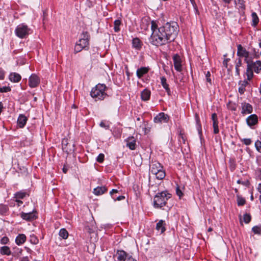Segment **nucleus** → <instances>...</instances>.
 Returning <instances> with one entry per match:
<instances>
[{"instance_id": "f03ea898", "label": "nucleus", "mask_w": 261, "mask_h": 261, "mask_svg": "<svg viewBox=\"0 0 261 261\" xmlns=\"http://www.w3.org/2000/svg\"><path fill=\"white\" fill-rule=\"evenodd\" d=\"M107 89V88L105 84H98L96 85L95 87L92 88L90 92V95L92 97L95 99V100H103L108 96L106 92Z\"/></svg>"}, {"instance_id": "dca6fc26", "label": "nucleus", "mask_w": 261, "mask_h": 261, "mask_svg": "<svg viewBox=\"0 0 261 261\" xmlns=\"http://www.w3.org/2000/svg\"><path fill=\"white\" fill-rule=\"evenodd\" d=\"M27 120L28 118L25 115L20 114L17 119V125L20 128H23L25 125Z\"/></svg>"}, {"instance_id": "f3484780", "label": "nucleus", "mask_w": 261, "mask_h": 261, "mask_svg": "<svg viewBox=\"0 0 261 261\" xmlns=\"http://www.w3.org/2000/svg\"><path fill=\"white\" fill-rule=\"evenodd\" d=\"M149 70V67H142L137 69L136 74L139 79H141L144 74H146Z\"/></svg>"}, {"instance_id": "3c124183", "label": "nucleus", "mask_w": 261, "mask_h": 261, "mask_svg": "<svg viewBox=\"0 0 261 261\" xmlns=\"http://www.w3.org/2000/svg\"><path fill=\"white\" fill-rule=\"evenodd\" d=\"M30 241L32 243L34 244H36L38 242V240L35 237H32Z\"/></svg>"}, {"instance_id": "6e6552de", "label": "nucleus", "mask_w": 261, "mask_h": 261, "mask_svg": "<svg viewBox=\"0 0 261 261\" xmlns=\"http://www.w3.org/2000/svg\"><path fill=\"white\" fill-rule=\"evenodd\" d=\"M173 64L175 69L178 72L182 71L181 59L178 54H175L173 57Z\"/></svg>"}, {"instance_id": "f8f14e48", "label": "nucleus", "mask_w": 261, "mask_h": 261, "mask_svg": "<svg viewBox=\"0 0 261 261\" xmlns=\"http://www.w3.org/2000/svg\"><path fill=\"white\" fill-rule=\"evenodd\" d=\"M40 83L39 77L35 74H32L29 77V85L31 88H35Z\"/></svg>"}, {"instance_id": "4d7b16f0", "label": "nucleus", "mask_w": 261, "mask_h": 261, "mask_svg": "<svg viewBox=\"0 0 261 261\" xmlns=\"http://www.w3.org/2000/svg\"><path fill=\"white\" fill-rule=\"evenodd\" d=\"M229 60V59H225L223 62V64L225 67H227V62Z\"/></svg>"}, {"instance_id": "79ce46f5", "label": "nucleus", "mask_w": 261, "mask_h": 261, "mask_svg": "<svg viewBox=\"0 0 261 261\" xmlns=\"http://www.w3.org/2000/svg\"><path fill=\"white\" fill-rule=\"evenodd\" d=\"M236 4H238L241 8L244 9L245 7L243 0H234Z\"/></svg>"}, {"instance_id": "0e129e2a", "label": "nucleus", "mask_w": 261, "mask_h": 261, "mask_svg": "<svg viewBox=\"0 0 261 261\" xmlns=\"http://www.w3.org/2000/svg\"><path fill=\"white\" fill-rule=\"evenodd\" d=\"M16 201L18 203V206L20 205V204H22V201H21L20 200H18V199H16Z\"/></svg>"}, {"instance_id": "39448f33", "label": "nucleus", "mask_w": 261, "mask_h": 261, "mask_svg": "<svg viewBox=\"0 0 261 261\" xmlns=\"http://www.w3.org/2000/svg\"><path fill=\"white\" fill-rule=\"evenodd\" d=\"M89 35L87 32H84L82 34V38L80 39L78 42H76L81 47H83L84 49H86L89 45Z\"/></svg>"}, {"instance_id": "412c9836", "label": "nucleus", "mask_w": 261, "mask_h": 261, "mask_svg": "<svg viewBox=\"0 0 261 261\" xmlns=\"http://www.w3.org/2000/svg\"><path fill=\"white\" fill-rule=\"evenodd\" d=\"M249 53V60H252L253 58H258L259 55L258 50L254 48H251L250 50L248 51Z\"/></svg>"}, {"instance_id": "f257e3e1", "label": "nucleus", "mask_w": 261, "mask_h": 261, "mask_svg": "<svg viewBox=\"0 0 261 261\" xmlns=\"http://www.w3.org/2000/svg\"><path fill=\"white\" fill-rule=\"evenodd\" d=\"M152 34L149 39V42L153 45L159 46L166 45L173 41L179 32L177 22H167L164 25L158 28L155 21L151 23Z\"/></svg>"}, {"instance_id": "7c9ffc66", "label": "nucleus", "mask_w": 261, "mask_h": 261, "mask_svg": "<svg viewBox=\"0 0 261 261\" xmlns=\"http://www.w3.org/2000/svg\"><path fill=\"white\" fill-rule=\"evenodd\" d=\"M248 84V82L246 81H244L240 83V87L239 88V92L241 94H243L245 91V87Z\"/></svg>"}, {"instance_id": "680f3d73", "label": "nucleus", "mask_w": 261, "mask_h": 261, "mask_svg": "<svg viewBox=\"0 0 261 261\" xmlns=\"http://www.w3.org/2000/svg\"><path fill=\"white\" fill-rule=\"evenodd\" d=\"M118 191L116 189H113L110 192V194L112 195L113 193H118Z\"/></svg>"}, {"instance_id": "864d4df0", "label": "nucleus", "mask_w": 261, "mask_h": 261, "mask_svg": "<svg viewBox=\"0 0 261 261\" xmlns=\"http://www.w3.org/2000/svg\"><path fill=\"white\" fill-rule=\"evenodd\" d=\"M176 194L179 196V198H181L182 195V193L178 187L176 189Z\"/></svg>"}, {"instance_id": "ddd939ff", "label": "nucleus", "mask_w": 261, "mask_h": 261, "mask_svg": "<svg viewBox=\"0 0 261 261\" xmlns=\"http://www.w3.org/2000/svg\"><path fill=\"white\" fill-rule=\"evenodd\" d=\"M155 172L151 173L155 175V177L156 179L159 180H162L165 178L166 173L163 166H161L160 168H158L157 170H155Z\"/></svg>"}, {"instance_id": "9d476101", "label": "nucleus", "mask_w": 261, "mask_h": 261, "mask_svg": "<svg viewBox=\"0 0 261 261\" xmlns=\"http://www.w3.org/2000/svg\"><path fill=\"white\" fill-rule=\"evenodd\" d=\"M155 123H167L169 120V116L164 113H160L154 118Z\"/></svg>"}, {"instance_id": "bb28decb", "label": "nucleus", "mask_w": 261, "mask_h": 261, "mask_svg": "<svg viewBox=\"0 0 261 261\" xmlns=\"http://www.w3.org/2000/svg\"><path fill=\"white\" fill-rule=\"evenodd\" d=\"M162 166V165L157 161L152 162L150 165V171L151 172H155V170L160 168Z\"/></svg>"}, {"instance_id": "ea45409f", "label": "nucleus", "mask_w": 261, "mask_h": 261, "mask_svg": "<svg viewBox=\"0 0 261 261\" xmlns=\"http://www.w3.org/2000/svg\"><path fill=\"white\" fill-rule=\"evenodd\" d=\"M252 230L253 232L255 234H259L261 233V228L259 226H254V227H253Z\"/></svg>"}, {"instance_id": "58836bf2", "label": "nucleus", "mask_w": 261, "mask_h": 261, "mask_svg": "<svg viewBox=\"0 0 261 261\" xmlns=\"http://www.w3.org/2000/svg\"><path fill=\"white\" fill-rule=\"evenodd\" d=\"M242 142H243L246 145H249L252 143V140L249 138H244L241 139Z\"/></svg>"}, {"instance_id": "2f4dec72", "label": "nucleus", "mask_w": 261, "mask_h": 261, "mask_svg": "<svg viewBox=\"0 0 261 261\" xmlns=\"http://www.w3.org/2000/svg\"><path fill=\"white\" fill-rule=\"evenodd\" d=\"M252 19V26L255 27L259 22V18L255 12H252L251 14Z\"/></svg>"}, {"instance_id": "e2e57ef3", "label": "nucleus", "mask_w": 261, "mask_h": 261, "mask_svg": "<svg viewBox=\"0 0 261 261\" xmlns=\"http://www.w3.org/2000/svg\"><path fill=\"white\" fill-rule=\"evenodd\" d=\"M20 261H29V259L28 256H25L22 257Z\"/></svg>"}, {"instance_id": "603ef678", "label": "nucleus", "mask_w": 261, "mask_h": 261, "mask_svg": "<svg viewBox=\"0 0 261 261\" xmlns=\"http://www.w3.org/2000/svg\"><path fill=\"white\" fill-rule=\"evenodd\" d=\"M210 75H211L210 72L209 71H207L206 74V75H205L206 78V81L207 82H208L209 83H210L211 84L212 82H211V80L210 77Z\"/></svg>"}, {"instance_id": "aec40b11", "label": "nucleus", "mask_w": 261, "mask_h": 261, "mask_svg": "<svg viewBox=\"0 0 261 261\" xmlns=\"http://www.w3.org/2000/svg\"><path fill=\"white\" fill-rule=\"evenodd\" d=\"M26 239L27 237L24 234H19L15 239V243L18 245H21L26 241Z\"/></svg>"}, {"instance_id": "a211bd4d", "label": "nucleus", "mask_w": 261, "mask_h": 261, "mask_svg": "<svg viewBox=\"0 0 261 261\" xmlns=\"http://www.w3.org/2000/svg\"><path fill=\"white\" fill-rule=\"evenodd\" d=\"M161 83L163 87L165 89L168 95H171V91L169 87V85L167 83V80L165 77L162 76L161 77Z\"/></svg>"}, {"instance_id": "69168bd1", "label": "nucleus", "mask_w": 261, "mask_h": 261, "mask_svg": "<svg viewBox=\"0 0 261 261\" xmlns=\"http://www.w3.org/2000/svg\"><path fill=\"white\" fill-rule=\"evenodd\" d=\"M257 190L258 192L261 193V184L258 185Z\"/></svg>"}, {"instance_id": "c756f323", "label": "nucleus", "mask_w": 261, "mask_h": 261, "mask_svg": "<svg viewBox=\"0 0 261 261\" xmlns=\"http://www.w3.org/2000/svg\"><path fill=\"white\" fill-rule=\"evenodd\" d=\"M246 75L248 80H250L253 76V70L250 67V65L248 64H247Z\"/></svg>"}, {"instance_id": "cd10ccee", "label": "nucleus", "mask_w": 261, "mask_h": 261, "mask_svg": "<svg viewBox=\"0 0 261 261\" xmlns=\"http://www.w3.org/2000/svg\"><path fill=\"white\" fill-rule=\"evenodd\" d=\"M133 47L137 49H140L141 48V42L139 39L135 38L132 41Z\"/></svg>"}, {"instance_id": "72a5a7b5", "label": "nucleus", "mask_w": 261, "mask_h": 261, "mask_svg": "<svg viewBox=\"0 0 261 261\" xmlns=\"http://www.w3.org/2000/svg\"><path fill=\"white\" fill-rule=\"evenodd\" d=\"M121 23V22L119 19H117L114 21V31L115 32H118L120 30V25Z\"/></svg>"}, {"instance_id": "a18cd8bd", "label": "nucleus", "mask_w": 261, "mask_h": 261, "mask_svg": "<svg viewBox=\"0 0 261 261\" xmlns=\"http://www.w3.org/2000/svg\"><path fill=\"white\" fill-rule=\"evenodd\" d=\"M11 91V88L8 86H4L2 87H0V92H8Z\"/></svg>"}, {"instance_id": "20e7f679", "label": "nucleus", "mask_w": 261, "mask_h": 261, "mask_svg": "<svg viewBox=\"0 0 261 261\" xmlns=\"http://www.w3.org/2000/svg\"><path fill=\"white\" fill-rule=\"evenodd\" d=\"M30 29L24 23L19 24L15 29V33L20 38H23L30 34Z\"/></svg>"}, {"instance_id": "4c0bfd02", "label": "nucleus", "mask_w": 261, "mask_h": 261, "mask_svg": "<svg viewBox=\"0 0 261 261\" xmlns=\"http://www.w3.org/2000/svg\"><path fill=\"white\" fill-rule=\"evenodd\" d=\"M243 220L245 223H248L251 220V216L248 214H245L243 216Z\"/></svg>"}, {"instance_id": "6ab92c4d", "label": "nucleus", "mask_w": 261, "mask_h": 261, "mask_svg": "<svg viewBox=\"0 0 261 261\" xmlns=\"http://www.w3.org/2000/svg\"><path fill=\"white\" fill-rule=\"evenodd\" d=\"M151 92L148 89H145L141 94V99L143 101H147L150 99Z\"/></svg>"}, {"instance_id": "052dcab7", "label": "nucleus", "mask_w": 261, "mask_h": 261, "mask_svg": "<svg viewBox=\"0 0 261 261\" xmlns=\"http://www.w3.org/2000/svg\"><path fill=\"white\" fill-rule=\"evenodd\" d=\"M236 73L237 75L239 76L240 75V67L236 66Z\"/></svg>"}, {"instance_id": "4468645a", "label": "nucleus", "mask_w": 261, "mask_h": 261, "mask_svg": "<svg viewBox=\"0 0 261 261\" xmlns=\"http://www.w3.org/2000/svg\"><path fill=\"white\" fill-rule=\"evenodd\" d=\"M246 122L248 126L252 127L258 122V117L255 114H252L249 116L246 119Z\"/></svg>"}, {"instance_id": "b1692460", "label": "nucleus", "mask_w": 261, "mask_h": 261, "mask_svg": "<svg viewBox=\"0 0 261 261\" xmlns=\"http://www.w3.org/2000/svg\"><path fill=\"white\" fill-rule=\"evenodd\" d=\"M126 146L131 150H134L136 148V141L133 137L128 138L126 140Z\"/></svg>"}, {"instance_id": "37998d69", "label": "nucleus", "mask_w": 261, "mask_h": 261, "mask_svg": "<svg viewBox=\"0 0 261 261\" xmlns=\"http://www.w3.org/2000/svg\"><path fill=\"white\" fill-rule=\"evenodd\" d=\"M255 146L256 147V150L259 152H261V142L259 140H257L255 142Z\"/></svg>"}, {"instance_id": "49530a36", "label": "nucleus", "mask_w": 261, "mask_h": 261, "mask_svg": "<svg viewBox=\"0 0 261 261\" xmlns=\"http://www.w3.org/2000/svg\"><path fill=\"white\" fill-rule=\"evenodd\" d=\"M83 47H81L79 45V44H77L76 43L75 47H74V53L75 54L79 53L81 51L82 49H83Z\"/></svg>"}, {"instance_id": "13d9d810", "label": "nucleus", "mask_w": 261, "mask_h": 261, "mask_svg": "<svg viewBox=\"0 0 261 261\" xmlns=\"http://www.w3.org/2000/svg\"><path fill=\"white\" fill-rule=\"evenodd\" d=\"M124 198H125V197L124 196H119L118 197H117L116 199H114V200L115 201H116V200L120 201L122 199H124Z\"/></svg>"}, {"instance_id": "4be33fe9", "label": "nucleus", "mask_w": 261, "mask_h": 261, "mask_svg": "<svg viewBox=\"0 0 261 261\" xmlns=\"http://www.w3.org/2000/svg\"><path fill=\"white\" fill-rule=\"evenodd\" d=\"M9 80L14 83H17L21 80V76L16 72L11 73L9 75Z\"/></svg>"}, {"instance_id": "393cba45", "label": "nucleus", "mask_w": 261, "mask_h": 261, "mask_svg": "<svg viewBox=\"0 0 261 261\" xmlns=\"http://www.w3.org/2000/svg\"><path fill=\"white\" fill-rule=\"evenodd\" d=\"M107 191V188L106 187H97L95 188L93 190V193L95 195H100L103 194L105 192Z\"/></svg>"}, {"instance_id": "e433bc0d", "label": "nucleus", "mask_w": 261, "mask_h": 261, "mask_svg": "<svg viewBox=\"0 0 261 261\" xmlns=\"http://www.w3.org/2000/svg\"><path fill=\"white\" fill-rule=\"evenodd\" d=\"M25 196V193L24 192H17L15 194V198L16 199H22Z\"/></svg>"}, {"instance_id": "9b49d317", "label": "nucleus", "mask_w": 261, "mask_h": 261, "mask_svg": "<svg viewBox=\"0 0 261 261\" xmlns=\"http://www.w3.org/2000/svg\"><path fill=\"white\" fill-rule=\"evenodd\" d=\"M241 106L242 108L241 114L243 115L251 114L253 111V107L249 103L246 102H242Z\"/></svg>"}, {"instance_id": "a19ab883", "label": "nucleus", "mask_w": 261, "mask_h": 261, "mask_svg": "<svg viewBox=\"0 0 261 261\" xmlns=\"http://www.w3.org/2000/svg\"><path fill=\"white\" fill-rule=\"evenodd\" d=\"M99 125L100 127L105 128L107 129H109L110 128V125L108 122L101 121Z\"/></svg>"}, {"instance_id": "c85d7f7f", "label": "nucleus", "mask_w": 261, "mask_h": 261, "mask_svg": "<svg viewBox=\"0 0 261 261\" xmlns=\"http://www.w3.org/2000/svg\"><path fill=\"white\" fill-rule=\"evenodd\" d=\"M1 253L3 255H10L11 254V251L8 246H3L0 249Z\"/></svg>"}, {"instance_id": "0eeeda50", "label": "nucleus", "mask_w": 261, "mask_h": 261, "mask_svg": "<svg viewBox=\"0 0 261 261\" xmlns=\"http://www.w3.org/2000/svg\"><path fill=\"white\" fill-rule=\"evenodd\" d=\"M117 259L119 261H137L131 255L127 254L124 251L118 252Z\"/></svg>"}, {"instance_id": "5fc2aeb1", "label": "nucleus", "mask_w": 261, "mask_h": 261, "mask_svg": "<svg viewBox=\"0 0 261 261\" xmlns=\"http://www.w3.org/2000/svg\"><path fill=\"white\" fill-rule=\"evenodd\" d=\"M196 122H197V128H198V131L200 130V129L201 130V125L200 124V121L199 120V118H198L197 116H196Z\"/></svg>"}, {"instance_id": "7ed1b4c3", "label": "nucleus", "mask_w": 261, "mask_h": 261, "mask_svg": "<svg viewBox=\"0 0 261 261\" xmlns=\"http://www.w3.org/2000/svg\"><path fill=\"white\" fill-rule=\"evenodd\" d=\"M171 195L167 191H164L158 193L154 197L153 204L156 208H161L164 206L167 201L170 198Z\"/></svg>"}, {"instance_id": "bf43d9fd", "label": "nucleus", "mask_w": 261, "mask_h": 261, "mask_svg": "<svg viewBox=\"0 0 261 261\" xmlns=\"http://www.w3.org/2000/svg\"><path fill=\"white\" fill-rule=\"evenodd\" d=\"M242 65V61L241 59H239L238 62H237L236 66L240 67Z\"/></svg>"}, {"instance_id": "c9c22d12", "label": "nucleus", "mask_w": 261, "mask_h": 261, "mask_svg": "<svg viewBox=\"0 0 261 261\" xmlns=\"http://www.w3.org/2000/svg\"><path fill=\"white\" fill-rule=\"evenodd\" d=\"M95 229V227L94 226L92 225L91 227L89 226H86L85 227V230L88 231L89 233H91L94 232Z\"/></svg>"}, {"instance_id": "423d86ee", "label": "nucleus", "mask_w": 261, "mask_h": 261, "mask_svg": "<svg viewBox=\"0 0 261 261\" xmlns=\"http://www.w3.org/2000/svg\"><path fill=\"white\" fill-rule=\"evenodd\" d=\"M237 55L240 57H244L245 61L246 63L248 62H249V51L246 50L245 48L243 47V46L241 44H239L237 46Z\"/></svg>"}, {"instance_id": "c03bdc74", "label": "nucleus", "mask_w": 261, "mask_h": 261, "mask_svg": "<svg viewBox=\"0 0 261 261\" xmlns=\"http://www.w3.org/2000/svg\"><path fill=\"white\" fill-rule=\"evenodd\" d=\"M105 155L103 153H100L97 157L96 161L98 163H102L104 161Z\"/></svg>"}, {"instance_id": "a878e982", "label": "nucleus", "mask_w": 261, "mask_h": 261, "mask_svg": "<svg viewBox=\"0 0 261 261\" xmlns=\"http://www.w3.org/2000/svg\"><path fill=\"white\" fill-rule=\"evenodd\" d=\"M165 221L161 220L159 222L156 224V229L158 231H160L161 233H163L165 231Z\"/></svg>"}, {"instance_id": "1a4fd4ad", "label": "nucleus", "mask_w": 261, "mask_h": 261, "mask_svg": "<svg viewBox=\"0 0 261 261\" xmlns=\"http://www.w3.org/2000/svg\"><path fill=\"white\" fill-rule=\"evenodd\" d=\"M247 64L250 65L252 69L256 73H258L261 70V61L253 62L252 60H249Z\"/></svg>"}, {"instance_id": "338daca9", "label": "nucleus", "mask_w": 261, "mask_h": 261, "mask_svg": "<svg viewBox=\"0 0 261 261\" xmlns=\"http://www.w3.org/2000/svg\"><path fill=\"white\" fill-rule=\"evenodd\" d=\"M225 3L229 4L231 0H223Z\"/></svg>"}, {"instance_id": "8fccbe9b", "label": "nucleus", "mask_w": 261, "mask_h": 261, "mask_svg": "<svg viewBox=\"0 0 261 261\" xmlns=\"http://www.w3.org/2000/svg\"><path fill=\"white\" fill-rule=\"evenodd\" d=\"M245 203V200L243 198H239L238 200V205H243Z\"/></svg>"}, {"instance_id": "f704fd0d", "label": "nucleus", "mask_w": 261, "mask_h": 261, "mask_svg": "<svg viewBox=\"0 0 261 261\" xmlns=\"http://www.w3.org/2000/svg\"><path fill=\"white\" fill-rule=\"evenodd\" d=\"M213 126L214 128V133L217 134L219 133V129L218 127V121H214L213 123Z\"/></svg>"}, {"instance_id": "09e8293b", "label": "nucleus", "mask_w": 261, "mask_h": 261, "mask_svg": "<svg viewBox=\"0 0 261 261\" xmlns=\"http://www.w3.org/2000/svg\"><path fill=\"white\" fill-rule=\"evenodd\" d=\"M9 241V240L8 237H4L1 240V243L2 244H7L8 243Z\"/></svg>"}, {"instance_id": "774afa93", "label": "nucleus", "mask_w": 261, "mask_h": 261, "mask_svg": "<svg viewBox=\"0 0 261 261\" xmlns=\"http://www.w3.org/2000/svg\"><path fill=\"white\" fill-rule=\"evenodd\" d=\"M191 3L193 5L195 3L194 0H190Z\"/></svg>"}, {"instance_id": "de8ad7c7", "label": "nucleus", "mask_w": 261, "mask_h": 261, "mask_svg": "<svg viewBox=\"0 0 261 261\" xmlns=\"http://www.w3.org/2000/svg\"><path fill=\"white\" fill-rule=\"evenodd\" d=\"M5 77V71L4 70L0 67V80H4Z\"/></svg>"}, {"instance_id": "6e6d98bb", "label": "nucleus", "mask_w": 261, "mask_h": 261, "mask_svg": "<svg viewBox=\"0 0 261 261\" xmlns=\"http://www.w3.org/2000/svg\"><path fill=\"white\" fill-rule=\"evenodd\" d=\"M212 119L213 122L218 121L217 119V116L216 113H213L212 115Z\"/></svg>"}, {"instance_id": "473e14b6", "label": "nucleus", "mask_w": 261, "mask_h": 261, "mask_svg": "<svg viewBox=\"0 0 261 261\" xmlns=\"http://www.w3.org/2000/svg\"><path fill=\"white\" fill-rule=\"evenodd\" d=\"M59 235L63 239H66L68 237V232L66 229L62 228L59 231Z\"/></svg>"}, {"instance_id": "5701e85b", "label": "nucleus", "mask_w": 261, "mask_h": 261, "mask_svg": "<svg viewBox=\"0 0 261 261\" xmlns=\"http://www.w3.org/2000/svg\"><path fill=\"white\" fill-rule=\"evenodd\" d=\"M68 140L67 139H63L62 142V148L63 150L66 152H69L74 150L73 146L72 148H69L68 147Z\"/></svg>"}, {"instance_id": "2eb2a0df", "label": "nucleus", "mask_w": 261, "mask_h": 261, "mask_svg": "<svg viewBox=\"0 0 261 261\" xmlns=\"http://www.w3.org/2000/svg\"><path fill=\"white\" fill-rule=\"evenodd\" d=\"M21 218L28 221H31L36 219V216L34 212L24 213L22 212L20 214Z\"/></svg>"}]
</instances>
